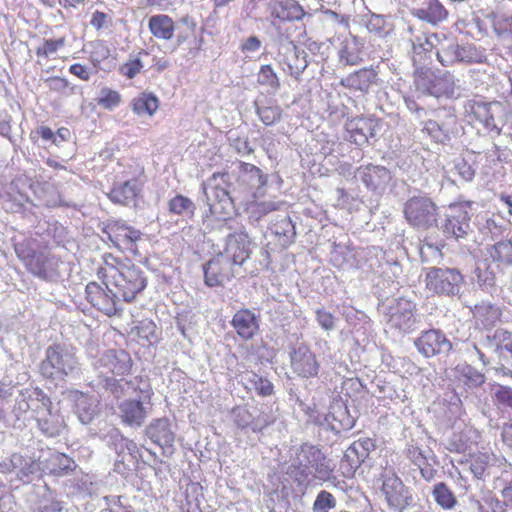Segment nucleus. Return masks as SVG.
<instances>
[{
    "label": "nucleus",
    "mask_w": 512,
    "mask_h": 512,
    "mask_svg": "<svg viewBox=\"0 0 512 512\" xmlns=\"http://www.w3.org/2000/svg\"><path fill=\"white\" fill-rule=\"evenodd\" d=\"M456 373L464 386L468 389H476L481 387L485 381V375L469 364L457 365Z\"/></svg>",
    "instance_id": "obj_49"
},
{
    "label": "nucleus",
    "mask_w": 512,
    "mask_h": 512,
    "mask_svg": "<svg viewBox=\"0 0 512 512\" xmlns=\"http://www.w3.org/2000/svg\"><path fill=\"white\" fill-rule=\"evenodd\" d=\"M465 277L458 268L430 267L425 274L426 289L441 297L464 301Z\"/></svg>",
    "instance_id": "obj_7"
},
{
    "label": "nucleus",
    "mask_w": 512,
    "mask_h": 512,
    "mask_svg": "<svg viewBox=\"0 0 512 512\" xmlns=\"http://www.w3.org/2000/svg\"><path fill=\"white\" fill-rule=\"evenodd\" d=\"M136 463L137 455L127 452L122 455V458H116L114 463V472L126 478L135 469Z\"/></svg>",
    "instance_id": "obj_60"
},
{
    "label": "nucleus",
    "mask_w": 512,
    "mask_h": 512,
    "mask_svg": "<svg viewBox=\"0 0 512 512\" xmlns=\"http://www.w3.org/2000/svg\"><path fill=\"white\" fill-rule=\"evenodd\" d=\"M23 261L31 274L44 281L56 282L62 276L64 263L54 254L33 251L24 256Z\"/></svg>",
    "instance_id": "obj_15"
},
{
    "label": "nucleus",
    "mask_w": 512,
    "mask_h": 512,
    "mask_svg": "<svg viewBox=\"0 0 512 512\" xmlns=\"http://www.w3.org/2000/svg\"><path fill=\"white\" fill-rule=\"evenodd\" d=\"M283 206H285L284 201L274 200L251 203L247 208L249 220L251 223H257L270 212L278 211Z\"/></svg>",
    "instance_id": "obj_50"
},
{
    "label": "nucleus",
    "mask_w": 512,
    "mask_h": 512,
    "mask_svg": "<svg viewBox=\"0 0 512 512\" xmlns=\"http://www.w3.org/2000/svg\"><path fill=\"white\" fill-rule=\"evenodd\" d=\"M307 57L308 54L304 49H300L297 45L291 42L287 47V52L280 60V64H283L287 67L286 69H283L286 73H288L296 81H300L303 72L306 70L309 64Z\"/></svg>",
    "instance_id": "obj_35"
},
{
    "label": "nucleus",
    "mask_w": 512,
    "mask_h": 512,
    "mask_svg": "<svg viewBox=\"0 0 512 512\" xmlns=\"http://www.w3.org/2000/svg\"><path fill=\"white\" fill-rule=\"evenodd\" d=\"M376 483L390 510L404 512L414 505L412 489L404 484L395 468L388 462L385 466H381Z\"/></svg>",
    "instance_id": "obj_3"
},
{
    "label": "nucleus",
    "mask_w": 512,
    "mask_h": 512,
    "mask_svg": "<svg viewBox=\"0 0 512 512\" xmlns=\"http://www.w3.org/2000/svg\"><path fill=\"white\" fill-rule=\"evenodd\" d=\"M41 472H45L55 477H63L71 474L76 468L77 464L68 455L57 451L48 453V456L43 460H39Z\"/></svg>",
    "instance_id": "obj_34"
},
{
    "label": "nucleus",
    "mask_w": 512,
    "mask_h": 512,
    "mask_svg": "<svg viewBox=\"0 0 512 512\" xmlns=\"http://www.w3.org/2000/svg\"><path fill=\"white\" fill-rule=\"evenodd\" d=\"M465 112L479 122L489 132L499 136L506 122L505 106L500 101H482L471 99L465 103Z\"/></svg>",
    "instance_id": "obj_11"
},
{
    "label": "nucleus",
    "mask_w": 512,
    "mask_h": 512,
    "mask_svg": "<svg viewBox=\"0 0 512 512\" xmlns=\"http://www.w3.org/2000/svg\"><path fill=\"white\" fill-rule=\"evenodd\" d=\"M486 61V54L483 49L473 44H459V64H478Z\"/></svg>",
    "instance_id": "obj_56"
},
{
    "label": "nucleus",
    "mask_w": 512,
    "mask_h": 512,
    "mask_svg": "<svg viewBox=\"0 0 512 512\" xmlns=\"http://www.w3.org/2000/svg\"><path fill=\"white\" fill-rule=\"evenodd\" d=\"M105 288L96 282L87 284L85 292L86 298L92 306L106 314L113 316L123 310L120 301V295H117V290L110 283L109 278H105Z\"/></svg>",
    "instance_id": "obj_14"
},
{
    "label": "nucleus",
    "mask_w": 512,
    "mask_h": 512,
    "mask_svg": "<svg viewBox=\"0 0 512 512\" xmlns=\"http://www.w3.org/2000/svg\"><path fill=\"white\" fill-rule=\"evenodd\" d=\"M35 389L32 391L29 390H21L19 391L18 397L15 399V404L12 408V415L14 417L13 424L22 419V417L33 408L37 406V400L34 398Z\"/></svg>",
    "instance_id": "obj_48"
},
{
    "label": "nucleus",
    "mask_w": 512,
    "mask_h": 512,
    "mask_svg": "<svg viewBox=\"0 0 512 512\" xmlns=\"http://www.w3.org/2000/svg\"><path fill=\"white\" fill-rule=\"evenodd\" d=\"M230 325L242 340L248 341L259 333L260 315L248 308H242L234 313Z\"/></svg>",
    "instance_id": "obj_31"
},
{
    "label": "nucleus",
    "mask_w": 512,
    "mask_h": 512,
    "mask_svg": "<svg viewBox=\"0 0 512 512\" xmlns=\"http://www.w3.org/2000/svg\"><path fill=\"white\" fill-rule=\"evenodd\" d=\"M272 232L283 238V245L291 244L294 242L296 236L295 224L290 217L284 216L271 227Z\"/></svg>",
    "instance_id": "obj_55"
},
{
    "label": "nucleus",
    "mask_w": 512,
    "mask_h": 512,
    "mask_svg": "<svg viewBox=\"0 0 512 512\" xmlns=\"http://www.w3.org/2000/svg\"><path fill=\"white\" fill-rule=\"evenodd\" d=\"M493 361H496L499 365L496 368L497 375L509 376L512 378V345L504 349L501 354L492 357Z\"/></svg>",
    "instance_id": "obj_59"
},
{
    "label": "nucleus",
    "mask_w": 512,
    "mask_h": 512,
    "mask_svg": "<svg viewBox=\"0 0 512 512\" xmlns=\"http://www.w3.org/2000/svg\"><path fill=\"white\" fill-rule=\"evenodd\" d=\"M34 398L37 400V406L33 408V412L39 430L47 437L59 436L65 428L63 416L58 410H53L52 402L43 390L35 388Z\"/></svg>",
    "instance_id": "obj_13"
},
{
    "label": "nucleus",
    "mask_w": 512,
    "mask_h": 512,
    "mask_svg": "<svg viewBox=\"0 0 512 512\" xmlns=\"http://www.w3.org/2000/svg\"><path fill=\"white\" fill-rule=\"evenodd\" d=\"M369 268L376 273H382L389 278H398L402 273L400 263L390 257L382 248L377 246L368 247L364 250Z\"/></svg>",
    "instance_id": "obj_27"
},
{
    "label": "nucleus",
    "mask_w": 512,
    "mask_h": 512,
    "mask_svg": "<svg viewBox=\"0 0 512 512\" xmlns=\"http://www.w3.org/2000/svg\"><path fill=\"white\" fill-rule=\"evenodd\" d=\"M121 102V96L117 91L111 90L109 88H103L100 91V96L98 98V105L101 107L113 110L117 107Z\"/></svg>",
    "instance_id": "obj_64"
},
{
    "label": "nucleus",
    "mask_w": 512,
    "mask_h": 512,
    "mask_svg": "<svg viewBox=\"0 0 512 512\" xmlns=\"http://www.w3.org/2000/svg\"><path fill=\"white\" fill-rule=\"evenodd\" d=\"M436 119L424 122L425 131L436 143L445 144L450 141V132L456 123L455 115L451 110L439 109L435 113Z\"/></svg>",
    "instance_id": "obj_26"
},
{
    "label": "nucleus",
    "mask_w": 512,
    "mask_h": 512,
    "mask_svg": "<svg viewBox=\"0 0 512 512\" xmlns=\"http://www.w3.org/2000/svg\"><path fill=\"white\" fill-rule=\"evenodd\" d=\"M141 192L142 185L137 179L133 178L115 183L107 193V197L114 204L135 208L142 197Z\"/></svg>",
    "instance_id": "obj_28"
},
{
    "label": "nucleus",
    "mask_w": 512,
    "mask_h": 512,
    "mask_svg": "<svg viewBox=\"0 0 512 512\" xmlns=\"http://www.w3.org/2000/svg\"><path fill=\"white\" fill-rule=\"evenodd\" d=\"M432 496L435 502L444 510L453 509L457 504L454 493L444 482L436 483L433 486Z\"/></svg>",
    "instance_id": "obj_52"
},
{
    "label": "nucleus",
    "mask_w": 512,
    "mask_h": 512,
    "mask_svg": "<svg viewBox=\"0 0 512 512\" xmlns=\"http://www.w3.org/2000/svg\"><path fill=\"white\" fill-rule=\"evenodd\" d=\"M501 459L492 452L472 454L468 460L469 470L476 479H484L492 473V469L500 466Z\"/></svg>",
    "instance_id": "obj_37"
},
{
    "label": "nucleus",
    "mask_w": 512,
    "mask_h": 512,
    "mask_svg": "<svg viewBox=\"0 0 512 512\" xmlns=\"http://www.w3.org/2000/svg\"><path fill=\"white\" fill-rule=\"evenodd\" d=\"M454 170L465 182H471L476 174L473 164L463 157L454 160Z\"/></svg>",
    "instance_id": "obj_62"
},
{
    "label": "nucleus",
    "mask_w": 512,
    "mask_h": 512,
    "mask_svg": "<svg viewBox=\"0 0 512 512\" xmlns=\"http://www.w3.org/2000/svg\"><path fill=\"white\" fill-rule=\"evenodd\" d=\"M227 174L214 173L211 178L202 184L203 196L201 200L209 207L211 215L219 220L230 218L234 211V202L226 188L220 186L217 180L225 183Z\"/></svg>",
    "instance_id": "obj_10"
},
{
    "label": "nucleus",
    "mask_w": 512,
    "mask_h": 512,
    "mask_svg": "<svg viewBox=\"0 0 512 512\" xmlns=\"http://www.w3.org/2000/svg\"><path fill=\"white\" fill-rule=\"evenodd\" d=\"M98 274L109 278L122 301L132 302L147 286L144 271L136 265H121L119 268H100Z\"/></svg>",
    "instance_id": "obj_4"
},
{
    "label": "nucleus",
    "mask_w": 512,
    "mask_h": 512,
    "mask_svg": "<svg viewBox=\"0 0 512 512\" xmlns=\"http://www.w3.org/2000/svg\"><path fill=\"white\" fill-rule=\"evenodd\" d=\"M29 501L33 502V512H62L63 502L56 499L49 489L40 496L39 492L33 490L29 494Z\"/></svg>",
    "instance_id": "obj_42"
},
{
    "label": "nucleus",
    "mask_w": 512,
    "mask_h": 512,
    "mask_svg": "<svg viewBox=\"0 0 512 512\" xmlns=\"http://www.w3.org/2000/svg\"><path fill=\"white\" fill-rule=\"evenodd\" d=\"M270 13L282 22L299 21L305 15L303 7L295 0H282L271 4Z\"/></svg>",
    "instance_id": "obj_39"
},
{
    "label": "nucleus",
    "mask_w": 512,
    "mask_h": 512,
    "mask_svg": "<svg viewBox=\"0 0 512 512\" xmlns=\"http://www.w3.org/2000/svg\"><path fill=\"white\" fill-rule=\"evenodd\" d=\"M97 386L116 399L138 393L141 394L142 399L149 401L153 395L149 382L140 376H135L129 380L126 378L116 379L113 376L99 372Z\"/></svg>",
    "instance_id": "obj_12"
},
{
    "label": "nucleus",
    "mask_w": 512,
    "mask_h": 512,
    "mask_svg": "<svg viewBox=\"0 0 512 512\" xmlns=\"http://www.w3.org/2000/svg\"><path fill=\"white\" fill-rule=\"evenodd\" d=\"M0 472L14 474L23 483H30L41 474L39 460L29 455L13 453L0 461Z\"/></svg>",
    "instance_id": "obj_17"
},
{
    "label": "nucleus",
    "mask_w": 512,
    "mask_h": 512,
    "mask_svg": "<svg viewBox=\"0 0 512 512\" xmlns=\"http://www.w3.org/2000/svg\"><path fill=\"white\" fill-rule=\"evenodd\" d=\"M252 252V241L244 230L226 236L225 248L221 255L229 259L234 266H242Z\"/></svg>",
    "instance_id": "obj_22"
},
{
    "label": "nucleus",
    "mask_w": 512,
    "mask_h": 512,
    "mask_svg": "<svg viewBox=\"0 0 512 512\" xmlns=\"http://www.w3.org/2000/svg\"><path fill=\"white\" fill-rule=\"evenodd\" d=\"M70 397L74 402V413L78 420L84 424H90L99 414V402L95 397L78 390L70 391Z\"/></svg>",
    "instance_id": "obj_33"
},
{
    "label": "nucleus",
    "mask_w": 512,
    "mask_h": 512,
    "mask_svg": "<svg viewBox=\"0 0 512 512\" xmlns=\"http://www.w3.org/2000/svg\"><path fill=\"white\" fill-rule=\"evenodd\" d=\"M472 202L452 203L445 210L440 223L436 226L446 240L461 242L473 233L471 226Z\"/></svg>",
    "instance_id": "obj_8"
},
{
    "label": "nucleus",
    "mask_w": 512,
    "mask_h": 512,
    "mask_svg": "<svg viewBox=\"0 0 512 512\" xmlns=\"http://www.w3.org/2000/svg\"><path fill=\"white\" fill-rule=\"evenodd\" d=\"M414 17L431 25H437L448 17V11L439 0H426L419 8H413Z\"/></svg>",
    "instance_id": "obj_38"
},
{
    "label": "nucleus",
    "mask_w": 512,
    "mask_h": 512,
    "mask_svg": "<svg viewBox=\"0 0 512 512\" xmlns=\"http://www.w3.org/2000/svg\"><path fill=\"white\" fill-rule=\"evenodd\" d=\"M102 233L118 249L137 254V241L142 237V232L127 225L123 220H107L103 223Z\"/></svg>",
    "instance_id": "obj_16"
},
{
    "label": "nucleus",
    "mask_w": 512,
    "mask_h": 512,
    "mask_svg": "<svg viewBox=\"0 0 512 512\" xmlns=\"http://www.w3.org/2000/svg\"><path fill=\"white\" fill-rule=\"evenodd\" d=\"M238 182L248 189L260 190L266 185L267 175L253 164L240 162Z\"/></svg>",
    "instance_id": "obj_40"
},
{
    "label": "nucleus",
    "mask_w": 512,
    "mask_h": 512,
    "mask_svg": "<svg viewBox=\"0 0 512 512\" xmlns=\"http://www.w3.org/2000/svg\"><path fill=\"white\" fill-rule=\"evenodd\" d=\"M462 304L469 309L475 323L484 329H492L501 320L502 309L488 300H482L475 305L464 300Z\"/></svg>",
    "instance_id": "obj_30"
},
{
    "label": "nucleus",
    "mask_w": 512,
    "mask_h": 512,
    "mask_svg": "<svg viewBox=\"0 0 512 512\" xmlns=\"http://www.w3.org/2000/svg\"><path fill=\"white\" fill-rule=\"evenodd\" d=\"M416 350L425 358L448 356L453 346L445 333L440 329L431 328L422 331L413 342Z\"/></svg>",
    "instance_id": "obj_18"
},
{
    "label": "nucleus",
    "mask_w": 512,
    "mask_h": 512,
    "mask_svg": "<svg viewBox=\"0 0 512 512\" xmlns=\"http://www.w3.org/2000/svg\"><path fill=\"white\" fill-rule=\"evenodd\" d=\"M95 370L106 368L113 375L124 376L132 368V359L128 352L123 349L107 350L94 363Z\"/></svg>",
    "instance_id": "obj_29"
},
{
    "label": "nucleus",
    "mask_w": 512,
    "mask_h": 512,
    "mask_svg": "<svg viewBox=\"0 0 512 512\" xmlns=\"http://www.w3.org/2000/svg\"><path fill=\"white\" fill-rule=\"evenodd\" d=\"M416 304L404 297L394 299L383 306V321L386 332L402 337L418 329L420 320L416 315Z\"/></svg>",
    "instance_id": "obj_5"
},
{
    "label": "nucleus",
    "mask_w": 512,
    "mask_h": 512,
    "mask_svg": "<svg viewBox=\"0 0 512 512\" xmlns=\"http://www.w3.org/2000/svg\"><path fill=\"white\" fill-rule=\"evenodd\" d=\"M328 413L331 418L332 432L336 435L352 429L355 425L354 416L350 414L346 403L341 399L331 402Z\"/></svg>",
    "instance_id": "obj_36"
},
{
    "label": "nucleus",
    "mask_w": 512,
    "mask_h": 512,
    "mask_svg": "<svg viewBox=\"0 0 512 512\" xmlns=\"http://www.w3.org/2000/svg\"><path fill=\"white\" fill-rule=\"evenodd\" d=\"M139 399H125L118 404V415L121 423L124 425L137 429L143 426L148 417V408L146 405L150 404V400Z\"/></svg>",
    "instance_id": "obj_24"
},
{
    "label": "nucleus",
    "mask_w": 512,
    "mask_h": 512,
    "mask_svg": "<svg viewBox=\"0 0 512 512\" xmlns=\"http://www.w3.org/2000/svg\"><path fill=\"white\" fill-rule=\"evenodd\" d=\"M168 210L172 214L192 218L196 210V205L188 197L179 194L169 200Z\"/></svg>",
    "instance_id": "obj_53"
},
{
    "label": "nucleus",
    "mask_w": 512,
    "mask_h": 512,
    "mask_svg": "<svg viewBox=\"0 0 512 512\" xmlns=\"http://www.w3.org/2000/svg\"><path fill=\"white\" fill-rule=\"evenodd\" d=\"M414 85L423 95L435 98L455 99L460 97V80L451 72L434 73L429 69L415 72Z\"/></svg>",
    "instance_id": "obj_6"
},
{
    "label": "nucleus",
    "mask_w": 512,
    "mask_h": 512,
    "mask_svg": "<svg viewBox=\"0 0 512 512\" xmlns=\"http://www.w3.org/2000/svg\"><path fill=\"white\" fill-rule=\"evenodd\" d=\"M403 215L407 223L419 231H428L438 226L440 218L439 206L424 194L409 197L404 203Z\"/></svg>",
    "instance_id": "obj_9"
},
{
    "label": "nucleus",
    "mask_w": 512,
    "mask_h": 512,
    "mask_svg": "<svg viewBox=\"0 0 512 512\" xmlns=\"http://www.w3.org/2000/svg\"><path fill=\"white\" fill-rule=\"evenodd\" d=\"M257 82L261 86L269 88V90L273 93L277 92L281 87L280 79L277 73L269 64L262 65L260 67V70L257 75Z\"/></svg>",
    "instance_id": "obj_57"
},
{
    "label": "nucleus",
    "mask_w": 512,
    "mask_h": 512,
    "mask_svg": "<svg viewBox=\"0 0 512 512\" xmlns=\"http://www.w3.org/2000/svg\"><path fill=\"white\" fill-rule=\"evenodd\" d=\"M146 437L162 449L163 455L169 457L175 451L176 427L169 418L153 419L145 428Z\"/></svg>",
    "instance_id": "obj_19"
},
{
    "label": "nucleus",
    "mask_w": 512,
    "mask_h": 512,
    "mask_svg": "<svg viewBox=\"0 0 512 512\" xmlns=\"http://www.w3.org/2000/svg\"><path fill=\"white\" fill-rule=\"evenodd\" d=\"M232 416L238 427L246 428L251 425L253 431H260L274 421L271 416L264 415L262 419L253 422L252 415L245 407H235L232 410Z\"/></svg>",
    "instance_id": "obj_45"
},
{
    "label": "nucleus",
    "mask_w": 512,
    "mask_h": 512,
    "mask_svg": "<svg viewBox=\"0 0 512 512\" xmlns=\"http://www.w3.org/2000/svg\"><path fill=\"white\" fill-rule=\"evenodd\" d=\"M39 373L43 378L52 381L78 378L81 374V364L76 348L61 343L49 345L39 364Z\"/></svg>",
    "instance_id": "obj_2"
},
{
    "label": "nucleus",
    "mask_w": 512,
    "mask_h": 512,
    "mask_svg": "<svg viewBox=\"0 0 512 512\" xmlns=\"http://www.w3.org/2000/svg\"><path fill=\"white\" fill-rule=\"evenodd\" d=\"M158 106V98L153 94L142 93L141 96L133 100V111L137 114L153 115Z\"/></svg>",
    "instance_id": "obj_58"
},
{
    "label": "nucleus",
    "mask_w": 512,
    "mask_h": 512,
    "mask_svg": "<svg viewBox=\"0 0 512 512\" xmlns=\"http://www.w3.org/2000/svg\"><path fill=\"white\" fill-rule=\"evenodd\" d=\"M378 68L364 67L356 70L340 80V85L353 91L368 93L372 85L378 83Z\"/></svg>",
    "instance_id": "obj_32"
},
{
    "label": "nucleus",
    "mask_w": 512,
    "mask_h": 512,
    "mask_svg": "<svg viewBox=\"0 0 512 512\" xmlns=\"http://www.w3.org/2000/svg\"><path fill=\"white\" fill-rule=\"evenodd\" d=\"M336 506L335 497L328 491L322 490L318 493L314 504V512H328L330 509Z\"/></svg>",
    "instance_id": "obj_63"
},
{
    "label": "nucleus",
    "mask_w": 512,
    "mask_h": 512,
    "mask_svg": "<svg viewBox=\"0 0 512 512\" xmlns=\"http://www.w3.org/2000/svg\"><path fill=\"white\" fill-rule=\"evenodd\" d=\"M354 177L376 196H382L385 193L393 178L389 169L373 164L357 168Z\"/></svg>",
    "instance_id": "obj_20"
},
{
    "label": "nucleus",
    "mask_w": 512,
    "mask_h": 512,
    "mask_svg": "<svg viewBox=\"0 0 512 512\" xmlns=\"http://www.w3.org/2000/svg\"><path fill=\"white\" fill-rule=\"evenodd\" d=\"M234 265L221 254H218L203 265L204 282L209 287L223 286L234 276Z\"/></svg>",
    "instance_id": "obj_25"
},
{
    "label": "nucleus",
    "mask_w": 512,
    "mask_h": 512,
    "mask_svg": "<svg viewBox=\"0 0 512 512\" xmlns=\"http://www.w3.org/2000/svg\"><path fill=\"white\" fill-rule=\"evenodd\" d=\"M476 284L486 292L491 293L496 287V274L489 265L477 266L474 269Z\"/></svg>",
    "instance_id": "obj_54"
},
{
    "label": "nucleus",
    "mask_w": 512,
    "mask_h": 512,
    "mask_svg": "<svg viewBox=\"0 0 512 512\" xmlns=\"http://www.w3.org/2000/svg\"><path fill=\"white\" fill-rule=\"evenodd\" d=\"M486 254L493 262L512 266V239L500 240L486 246Z\"/></svg>",
    "instance_id": "obj_46"
},
{
    "label": "nucleus",
    "mask_w": 512,
    "mask_h": 512,
    "mask_svg": "<svg viewBox=\"0 0 512 512\" xmlns=\"http://www.w3.org/2000/svg\"><path fill=\"white\" fill-rule=\"evenodd\" d=\"M256 113L260 120L266 126L278 122L281 118L282 110L279 106H258L256 105Z\"/></svg>",
    "instance_id": "obj_61"
},
{
    "label": "nucleus",
    "mask_w": 512,
    "mask_h": 512,
    "mask_svg": "<svg viewBox=\"0 0 512 512\" xmlns=\"http://www.w3.org/2000/svg\"><path fill=\"white\" fill-rule=\"evenodd\" d=\"M363 44L356 37L346 39L339 50L340 63L344 65H358L362 62Z\"/></svg>",
    "instance_id": "obj_44"
},
{
    "label": "nucleus",
    "mask_w": 512,
    "mask_h": 512,
    "mask_svg": "<svg viewBox=\"0 0 512 512\" xmlns=\"http://www.w3.org/2000/svg\"><path fill=\"white\" fill-rule=\"evenodd\" d=\"M149 30L159 39L170 40L174 33V23L168 15L158 14L149 19Z\"/></svg>",
    "instance_id": "obj_47"
},
{
    "label": "nucleus",
    "mask_w": 512,
    "mask_h": 512,
    "mask_svg": "<svg viewBox=\"0 0 512 512\" xmlns=\"http://www.w3.org/2000/svg\"><path fill=\"white\" fill-rule=\"evenodd\" d=\"M243 380L246 382L248 389L254 390L260 396L267 397L274 393V386L271 381L253 371H247L243 375Z\"/></svg>",
    "instance_id": "obj_51"
},
{
    "label": "nucleus",
    "mask_w": 512,
    "mask_h": 512,
    "mask_svg": "<svg viewBox=\"0 0 512 512\" xmlns=\"http://www.w3.org/2000/svg\"><path fill=\"white\" fill-rule=\"evenodd\" d=\"M332 471L330 461L317 446L303 444L297 449L286 474L299 485H306L312 479H329Z\"/></svg>",
    "instance_id": "obj_1"
},
{
    "label": "nucleus",
    "mask_w": 512,
    "mask_h": 512,
    "mask_svg": "<svg viewBox=\"0 0 512 512\" xmlns=\"http://www.w3.org/2000/svg\"><path fill=\"white\" fill-rule=\"evenodd\" d=\"M292 370L300 377L310 378L318 374L319 363L315 354L305 343L294 345L290 352Z\"/></svg>",
    "instance_id": "obj_23"
},
{
    "label": "nucleus",
    "mask_w": 512,
    "mask_h": 512,
    "mask_svg": "<svg viewBox=\"0 0 512 512\" xmlns=\"http://www.w3.org/2000/svg\"><path fill=\"white\" fill-rule=\"evenodd\" d=\"M381 128L379 119L373 117H356L348 119L345 123L347 140L357 146L371 144L375 139L376 133Z\"/></svg>",
    "instance_id": "obj_21"
},
{
    "label": "nucleus",
    "mask_w": 512,
    "mask_h": 512,
    "mask_svg": "<svg viewBox=\"0 0 512 512\" xmlns=\"http://www.w3.org/2000/svg\"><path fill=\"white\" fill-rule=\"evenodd\" d=\"M434 38L438 39L436 35H434ZM437 41L435 54L438 62L444 67H452L459 64V43L455 39H448L446 37Z\"/></svg>",
    "instance_id": "obj_41"
},
{
    "label": "nucleus",
    "mask_w": 512,
    "mask_h": 512,
    "mask_svg": "<svg viewBox=\"0 0 512 512\" xmlns=\"http://www.w3.org/2000/svg\"><path fill=\"white\" fill-rule=\"evenodd\" d=\"M481 346L490 351L495 357L504 349L512 345V333L503 329H497L491 335H486L480 342Z\"/></svg>",
    "instance_id": "obj_43"
}]
</instances>
